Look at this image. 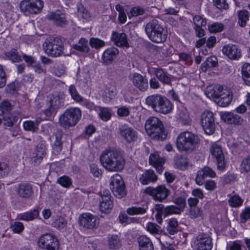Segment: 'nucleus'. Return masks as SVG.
Returning a JSON list of instances; mask_svg holds the SVG:
<instances>
[{
    "instance_id": "1",
    "label": "nucleus",
    "mask_w": 250,
    "mask_h": 250,
    "mask_svg": "<svg viewBox=\"0 0 250 250\" xmlns=\"http://www.w3.org/2000/svg\"><path fill=\"white\" fill-rule=\"evenodd\" d=\"M103 167L109 171H120L125 167V159L122 153L116 150H105L100 156Z\"/></svg>"
},
{
    "instance_id": "2",
    "label": "nucleus",
    "mask_w": 250,
    "mask_h": 250,
    "mask_svg": "<svg viewBox=\"0 0 250 250\" xmlns=\"http://www.w3.org/2000/svg\"><path fill=\"white\" fill-rule=\"evenodd\" d=\"M199 137L190 131L181 132L177 137L176 146L180 152L190 153L194 150L199 143Z\"/></svg>"
},
{
    "instance_id": "3",
    "label": "nucleus",
    "mask_w": 250,
    "mask_h": 250,
    "mask_svg": "<svg viewBox=\"0 0 250 250\" xmlns=\"http://www.w3.org/2000/svg\"><path fill=\"white\" fill-rule=\"evenodd\" d=\"M145 31L148 38L155 43L164 42L167 39V31L159 21L153 19L145 26Z\"/></svg>"
},
{
    "instance_id": "4",
    "label": "nucleus",
    "mask_w": 250,
    "mask_h": 250,
    "mask_svg": "<svg viewBox=\"0 0 250 250\" xmlns=\"http://www.w3.org/2000/svg\"><path fill=\"white\" fill-rule=\"evenodd\" d=\"M145 129L147 134L153 140L163 141L167 137L162 122L158 118L150 117L145 124Z\"/></svg>"
},
{
    "instance_id": "5",
    "label": "nucleus",
    "mask_w": 250,
    "mask_h": 250,
    "mask_svg": "<svg viewBox=\"0 0 250 250\" xmlns=\"http://www.w3.org/2000/svg\"><path fill=\"white\" fill-rule=\"evenodd\" d=\"M146 103L154 111L162 114H168L172 109L170 101L165 96L160 94H153L148 96L146 99Z\"/></svg>"
},
{
    "instance_id": "6",
    "label": "nucleus",
    "mask_w": 250,
    "mask_h": 250,
    "mask_svg": "<svg viewBox=\"0 0 250 250\" xmlns=\"http://www.w3.org/2000/svg\"><path fill=\"white\" fill-rule=\"evenodd\" d=\"M82 117V112L80 108L77 107L70 108L66 110L60 116L59 123L60 125L65 128L75 126L80 121Z\"/></svg>"
},
{
    "instance_id": "7",
    "label": "nucleus",
    "mask_w": 250,
    "mask_h": 250,
    "mask_svg": "<svg viewBox=\"0 0 250 250\" xmlns=\"http://www.w3.org/2000/svg\"><path fill=\"white\" fill-rule=\"evenodd\" d=\"M45 52L53 57L60 56L63 52V43L60 38H50L44 42L43 45Z\"/></svg>"
},
{
    "instance_id": "8",
    "label": "nucleus",
    "mask_w": 250,
    "mask_h": 250,
    "mask_svg": "<svg viewBox=\"0 0 250 250\" xmlns=\"http://www.w3.org/2000/svg\"><path fill=\"white\" fill-rule=\"evenodd\" d=\"M43 7V2L42 0H22L20 4L21 12L26 16L40 13Z\"/></svg>"
},
{
    "instance_id": "9",
    "label": "nucleus",
    "mask_w": 250,
    "mask_h": 250,
    "mask_svg": "<svg viewBox=\"0 0 250 250\" xmlns=\"http://www.w3.org/2000/svg\"><path fill=\"white\" fill-rule=\"evenodd\" d=\"M109 186L110 189L116 197L122 198L125 196L126 192L125 184L119 174H116L111 177Z\"/></svg>"
},
{
    "instance_id": "10",
    "label": "nucleus",
    "mask_w": 250,
    "mask_h": 250,
    "mask_svg": "<svg viewBox=\"0 0 250 250\" xmlns=\"http://www.w3.org/2000/svg\"><path fill=\"white\" fill-rule=\"evenodd\" d=\"M145 192L152 196L154 200L159 202L166 200L170 194L169 189L162 185L156 188L147 187L145 190Z\"/></svg>"
},
{
    "instance_id": "11",
    "label": "nucleus",
    "mask_w": 250,
    "mask_h": 250,
    "mask_svg": "<svg viewBox=\"0 0 250 250\" xmlns=\"http://www.w3.org/2000/svg\"><path fill=\"white\" fill-rule=\"evenodd\" d=\"M118 133L121 138L128 144L135 142L138 138V133L136 130L127 124L119 125Z\"/></svg>"
},
{
    "instance_id": "12",
    "label": "nucleus",
    "mask_w": 250,
    "mask_h": 250,
    "mask_svg": "<svg viewBox=\"0 0 250 250\" xmlns=\"http://www.w3.org/2000/svg\"><path fill=\"white\" fill-rule=\"evenodd\" d=\"M209 150L212 157L215 159L217 169L224 171L226 167V162L221 146L214 143L212 144Z\"/></svg>"
},
{
    "instance_id": "13",
    "label": "nucleus",
    "mask_w": 250,
    "mask_h": 250,
    "mask_svg": "<svg viewBox=\"0 0 250 250\" xmlns=\"http://www.w3.org/2000/svg\"><path fill=\"white\" fill-rule=\"evenodd\" d=\"M201 123L205 132L212 134L215 130V118L212 112L204 111L201 115Z\"/></svg>"
},
{
    "instance_id": "14",
    "label": "nucleus",
    "mask_w": 250,
    "mask_h": 250,
    "mask_svg": "<svg viewBox=\"0 0 250 250\" xmlns=\"http://www.w3.org/2000/svg\"><path fill=\"white\" fill-rule=\"evenodd\" d=\"M194 250H211L213 247L212 239L207 233L198 235L193 242Z\"/></svg>"
},
{
    "instance_id": "15",
    "label": "nucleus",
    "mask_w": 250,
    "mask_h": 250,
    "mask_svg": "<svg viewBox=\"0 0 250 250\" xmlns=\"http://www.w3.org/2000/svg\"><path fill=\"white\" fill-rule=\"evenodd\" d=\"M80 225L87 229H95L99 224V219L89 213H84L79 217Z\"/></svg>"
},
{
    "instance_id": "16",
    "label": "nucleus",
    "mask_w": 250,
    "mask_h": 250,
    "mask_svg": "<svg viewBox=\"0 0 250 250\" xmlns=\"http://www.w3.org/2000/svg\"><path fill=\"white\" fill-rule=\"evenodd\" d=\"M133 85L142 92L146 91L148 88L147 79L138 73H134L129 76Z\"/></svg>"
},
{
    "instance_id": "17",
    "label": "nucleus",
    "mask_w": 250,
    "mask_h": 250,
    "mask_svg": "<svg viewBox=\"0 0 250 250\" xmlns=\"http://www.w3.org/2000/svg\"><path fill=\"white\" fill-rule=\"evenodd\" d=\"M218 96L215 100V102L220 106H227L232 100V92L227 87L223 86V89L220 90Z\"/></svg>"
},
{
    "instance_id": "18",
    "label": "nucleus",
    "mask_w": 250,
    "mask_h": 250,
    "mask_svg": "<svg viewBox=\"0 0 250 250\" xmlns=\"http://www.w3.org/2000/svg\"><path fill=\"white\" fill-rule=\"evenodd\" d=\"M47 18L57 26L64 27L68 23L65 14L60 10L50 12L47 15Z\"/></svg>"
},
{
    "instance_id": "19",
    "label": "nucleus",
    "mask_w": 250,
    "mask_h": 250,
    "mask_svg": "<svg viewBox=\"0 0 250 250\" xmlns=\"http://www.w3.org/2000/svg\"><path fill=\"white\" fill-rule=\"evenodd\" d=\"M46 155V146L44 141H40L37 145L35 152L31 158V163L34 166L39 165Z\"/></svg>"
},
{
    "instance_id": "20",
    "label": "nucleus",
    "mask_w": 250,
    "mask_h": 250,
    "mask_svg": "<svg viewBox=\"0 0 250 250\" xmlns=\"http://www.w3.org/2000/svg\"><path fill=\"white\" fill-rule=\"evenodd\" d=\"M15 191L18 196L22 199H30L33 195V186L28 183H21L16 187Z\"/></svg>"
},
{
    "instance_id": "21",
    "label": "nucleus",
    "mask_w": 250,
    "mask_h": 250,
    "mask_svg": "<svg viewBox=\"0 0 250 250\" xmlns=\"http://www.w3.org/2000/svg\"><path fill=\"white\" fill-rule=\"evenodd\" d=\"M113 207V198L109 191H105L102 195L99 208L100 210L104 213H108Z\"/></svg>"
},
{
    "instance_id": "22",
    "label": "nucleus",
    "mask_w": 250,
    "mask_h": 250,
    "mask_svg": "<svg viewBox=\"0 0 250 250\" xmlns=\"http://www.w3.org/2000/svg\"><path fill=\"white\" fill-rule=\"evenodd\" d=\"M223 54L231 60H238L241 56V51L239 47L233 44L225 45L222 49Z\"/></svg>"
},
{
    "instance_id": "23",
    "label": "nucleus",
    "mask_w": 250,
    "mask_h": 250,
    "mask_svg": "<svg viewBox=\"0 0 250 250\" xmlns=\"http://www.w3.org/2000/svg\"><path fill=\"white\" fill-rule=\"evenodd\" d=\"M216 176L215 171L210 167L205 166L203 168L198 170L195 178L196 183L199 185H203L205 179L207 177L214 178Z\"/></svg>"
},
{
    "instance_id": "24",
    "label": "nucleus",
    "mask_w": 250,
    "mask_h": 250,
    "mask_svg": "<svg viewBox=\"0 0 250 250\" xmlns=\"http://www.w3.org/2000/svg\"><path fill=\"white\" fill-rule=\"evenodd\" d=\"M149 163L156 168L158 173L161 174L163 172L164 169L163 165L165 163V159L163 157H160L157 153L150 154Z\"/></svg>"
},
{
    "instance_id": "25",
    "label": "nucleus",
    "mask_w": 250,
    "mask_h": 250,
    "mask_svg": "<svg viewBox=\"0 0 250 250\" xmlns=\"http://www.w3.org/2000/svg\"><path fill=\"white\" fill-rule=\"evenodd\" d=\"M119 51L115 47H110L106 49L103 53L102 60L106 64H110L116 59Z\"/></svg>"
},
{
    "instance_id": "26",
    "label": "nucleus",
    "mask_w": 250,
    "mask_h": 250,
    "mask_svg": "<svg viewBox=\"0 0 250 250\" xmlns=\"http://www.w3.org/2000/svg\"><path fill=\"white\" fill-rule=\"evenodd\" d=\"M221 117L225 123L229 124L240 125L243 121V119L239 115L232 112H226L222 115Z\"/></svg>"
},
{
    "instance_id": "27",
    "label": "nucleus",
    "mask_w": 250,
    "mask_h": 250,
    "mask_svg": "<svg viewBox=\"0 0 250 250\" xmlns=\"http://www.w3.org/2000/svg\"><path fill=\"white\" fill-rule=\"evenodd\" d=\"M111 40L118 46H125L126 47L129 46L126 35L124 33L113 32L111 36Z\"/></svg>"
},
{
    "instance_id": "28",
    "label": "nucleus",
    "mask_w": 250,
    "mask_h": 250,
    "mask_svg": "<svg viewBox=\"0 0 250 250\" xmlns=\"http://www.w3.org/2000/svg\"><path fill=\"white\" fill-rule=\"evenodd\" d=\"M158 177L152 169L146 170L140 177V181L143 185L155 182Z\"/></svg>"
},
{
    "instance_id": "29",
    "label": "nucleus",
    "mask_w": 250,
    "mask_h": 250,
    "mask_svg": "<svg viewBox=\"0 0 250 250\" xmlns=\"http://www.w3.org/2000/svg\"><path fill=\"white\" fill-rule=\"evenodd\" d=\"M140 250H154L153 244L149 238L141 235L137 239Z\"/></svg>"
},
{
    "instance_id": "30",
    "label": "nucleus",
    "mask_w": 250,
    "mask_h": 250,
    "mask_svg": "<svg viewBox=\"0 0 250 250\" xmlns=\"http://www.w3.org/2000/svg\"><path fill=\"white\" fill-rule=\"evenodd\" d=\"M63 135V132L61 130H59L55 133V140L52 145V148L54 153H60L62 148V137Z\"/></svg>"
},
{
    "instance_id": "31",
    "label": "nucleus",
    "mask_w": 250,
    "mask_h": 250,
    "mask_svg": "<svg viewBox=\"0 0 250 250\" xmlns=\"http://www.w3.org/2000/svg\"><path fill=\"white\" fill-rule=\"evenodd\" d=\"M223 89V86L220 85H209L208 86L205 90L206 96L214 101L218 96L220 90Z\"/></svg>"
},
{
    "instance_id": "32",
    "label": "nucleus",
    "mask_w": 250,
    "mask_h": 250,
    "mask_svg": "<svg viewBox=\"0 0 250 250\" xmlns=\"http://www.w3.org/2000/svg\"><path fill=\"white\" fill-rule=\"evenodd\" d=\"M40 209L35 208L20 214L19 219L21 220L30 221L37 218L39 215Z\"/></svg>"
},
{
    "instance_id": "33",
    "label": "nucleus",
    "mask_w": 250,
    "mask_h": 250,
    "mask_svg": "<svg viewBox=\"0 0 250 250\" xmlns=\"http://www.w3.org/2000/svg\"><path fill=\"white\" fill-rule=\"evenodd\" d=\"M55 236L50 233L42 235L38 239V245L39 248L43 249L47 245L51 244Z\"/></svg>"
},
{
    "instance_id": "34",
    "label": "nucleus",
    "mask_w": 250,
    "mask_h": 250,
    "mask_svg": "<svg viewBox=\"0 0 250 250\" xmlns=\"http://www.w3.org/2000/svg\"><path fill=\"white\" fill-rule=\"evenodd\" d=\"M218 65V60L215 56L208 57L206 62L201 65V69L203 71L206 72L208 68L216 67Z\"/></svg>"
},
{
    "instance_id": "35",
    "label": "nucleus",
    "mask_w": 250,
    "mask_h": 250,
    "mask_svg": "<svg viewBox=\"0 0 250 250\" xmlns=\"http://www.w3.org/2000/svg\"><path fill=\"white\" fill-rule=\"evenodd\" d=\"M88 41L84 38H81L78 44L73 45V48L81 52H88L89 50Z\"/></svg>"
},
{
    "instance_id": "36",
    "label": "nucleus",
    "mask_w": 250,
    "mask_h": 250,
    "mask_svg": "<svg viewBox=\"0 0 250 250\" xmlns=\"http://www.w3.org/2000/svg\"><path fill=\"white\" fill-rule=\"evenodd\" d=\"M121 240L117 235H112L109 237L108 246L110 249H119L121 247Z\"/></svg>"
},
{
    "instance_id": "37",
    "label": "nucleus",
    "mask_w": 250,
    "mask_h": 250,
    "mask_svg": "<svg viewBox=\"0 0 250 250\" xmlns=\"http://www.w3.org/2000/svg\"><path fill=\"white\" fill-rule=\"evenodd\" d=\"M147 206L143 205L142 207H132L127 209L126 212L130 215L143 214L146 212Z\"/></svg>"
},
{
    "instance_id": "38",
    "label": "nucleus",
    "mask_w": 250,
    "mask_h": 250,
    "mask_svg": "<svg viewBox=\"0 0 250 250\" xmlns=\"http://www.w3.org/2000/svg\"><path fill=\"white\" fill-rule=\"evenodd\" d=\"M64 100V95L62 94H59L54 96L52 99H50L49 103L52 106L58 109L61 106L63 105Z\"/></svg>"
},
{
    "instance_id": "39",
    "label": "nucleus",
    "mask_w": 250,
    "mask_h": 250,
    "mask_svg": "<svg viewBox=\"0 0 250 250\" xmlns=\"http://www.w3.org/2000/svg\"><path fill=\"white\" fill-rule=\"evenodd\" d=\"M174 161L175 166L180 169L184 170L188 166V162L187 160L182 155L175 156Z\"/></svg>"
},
{
    "instance_id": "40",
    "label": "nucleus",
    "mask_w": 250,
    "mask_h": 250,
    "mask_svg": "<svg viewBox=\"0 0 250 250\" xmlns=\"http://www.w3.org/2000/svg\"><path fill=\"white\" fill-rule=\"evenodd\" d=\"M241 71L245 83L248 85H250V64L245 63L242 67Z\"/></svg>"
},
{
    "instance_id": "41",
    "label": "nucleus",
    "mask_w": 250,
    "mask_h": 250,
    "mask_svg": "<svg viewBox=\"0 0 250 250\" xmlns=\"http://www.w3.org/2000/svg\"><path fill=\"white\" fill-rule=\"evenodd\" d=\"M178 224L177 219L171 218L168 220L167 229L169 234L174 235L178 232Z\"/></svg>"
},
{
    "instance_id": "42",
    "label": "nucleus",
    "mask_w": 250,
    "mask_h": 250,
    "mask_svg": "<svg viewBox=\"0 0 250 250\" xmlns=\"http://www.w3.org/2000/svg\"><path fill=\"white\" fill-rule=\"evenodd\" d=\"M238 23L241 27L246 26L249 20V12L246 10H240L238 12Z\"/></svg>"
},
{
    "instance_id": "43",
    "label": "nucleus",
    "mask_w": 250,
    "mask_h": 250,
    "mask_svg": "<svg viewBox=\"0 0 250 250\" xmlns=\"http://www.w3.org/2000/svg\"><path fill=\"white\" fill-rule=\"evenodd\" d=\"M208 30L211 33H217L222 32L224 28V25L220 22H213L208 25Z\"/></svg>"
},
{
    "instance_id": "44",
    "label": "nucleus",
    "mask_w": 250,
    "mask_h": 250,
    "mask_svg": "<svg viewBox=\"0 0 250 250\" xmlns=\"http://www.w3.org/2000/svg\"><path fill=\"white\" fill-rule=\"evenodd\" d=\"M17 119V117L12 116L9 113L8 114L4 113L2 117L3 125L6 126L12 127L14 125V123L16 122Z\"/></svg>"
},
{
    "instance_id": "45",
    "label": "nucleus",
    "mask_w": 250,
    "mask_h": 250,
    "mask_svg": "<svg viewBox=\"0 0 250 250\" xmlns=\"http://www.w3.org/2000/svg\"><path fill=\"white\" fill-rule=\"evenodd\" d=\"M4 55L13 62H18L21 60V56L15 49H12L10 51L5 52Z\"/></svg>"
},
{
    "instance_id": "46",
    "label": "nucleus",
    "mask_w": 250,
    "mask_h": 250,
    "mask_svg": "<svg viewBox=\"0 0 250 250\" xmlns=\"http://www.w3.org/2000/svg\"><path fill=\"white\" fill-rule=\"evenodd\" d=\"M182 211L177 206L173 205L166 207L164 210V216L166 217L171 214H179Z\"/></svg>"
},
{
    "instance_id": "47",
    "label": "nucleus",
    "mask_w": 250,
    "mask_h": 250,
    "mask_svg": "<svg viewBox=\"0 0 250 250\" xmlns=\"http://www.w3.org/2000/svg\"><path fill=\"white\" fill-rule=\"evenodd\" d=\"M69 92L72 98L76 102L81 103L83 98L82 97L77 91L74 85H71L69 87Z\"/></svg>"
},
{
    "instance_id": "48",
    "label": "nucleus",
    "mask_w": 250,
    "mask_h": 250,
    "mask_svg": "<svg viewBox=\"0 0 250 250\" xmlns=\"http://www.w3.org/2000/svg\"><path fill=\"white\" fill-rule=\"evenodd\" d=\"M36 123L35 124L34 122L31 121L24 122L23 124L24 129L27 131L36 132L38 129V125L40 123L37 121H36Z\"/></svg>"
},
{
    "instance_id": "49",
    "label": "nucleus",
    "mask_w": 250,
    "mask_h": 250,
    "mask_svg": "<svg viewBox=\"0 0 250 250\" xmlns=\"http://www.w3.org/2000/svg\"><path fill=\"white\" fill-rule=\"evenodd\" d=\"M240 169L241 173H248L250 171V156L244 158L240 165Z\"/></svg>"
},
{
    "instance_id": "50",
    "label": "nucleus",
    "mask_w": 250,
    "mask_h": 250,
    "mask_svg": "<svg viewBox=\"0 0 250 250\" xmlns=\"http://www.w3.org/2000/svg\"><path fill=\"white\" fill-rule=\"evenodd\" d=\"M151 65L152 64H150V65L148 66V72L149 74L154 73L158 80L160 79V78L166 73V72H165L162 68L158 67H153L151 66Z\"/></svg>"
},
{
    "instance_id": "51",
    "label": "nucleus",
    "mask_w": 250,
    "mask_h": 250,
    "mask_svg": "<svg viewBox=\"0 0 250 250\" xmlns=\"http://www.w3.org/2000/svg\"><path fill=\"white\" fill-rule=\"evenodd\" d=\"M10 172L8 165L4 162L0 161V178L7 176Z\"/></svg>"
},
{
    "instance_id": "52",
    "label": "nucleus",
    "mask_w": 250,
    "mask_h": 250,
    "mask_svg": "<svg viewBox=\"0 0 250 250\" xmlns=\"http://www.w3.org/2000/svg\"><path fill=\"white\" fill-rule=\"evenodd\" d=\"M20 84L19 82L15 81L8 84L6 86V90L7 93L14 94L19 89Z\"/></svg>"
},
{
    "instance_id": "53",
    "label": "nucleus",
    "mask_w": 250,
    "mask_h": 250,
    "mask_svg": "<svg viewBox=\"0 0 250 250\" xmlns=\"http://www.w3.org/2000/svg\"><path fill=\"white\" fill-rule=\"evenodd\" d=\"M147 230L152 234H159L162 231L161 228L157 224L149 222L146 226Z\"/></svg>"
},
{
    "instance_id": "54",
    "label": "nucleus",
    "mask_w": 250,
    "mask_h": 250,
    "mask_svg": "<svg viewBox=\"0 0 250 250\" xmlns=\"http://www.w3.org/2000/svg\"><path fill=\"white\" fill-rule=\"evenodd\" d=\"M57 182L62 187L66 188H69L72 184L71 179L67 176H62L59 177L57 180Z\"/></svg>"
},
{
    "instance_id": "55",
    "label": "nucleus",
    "mask_w": 250,
    "mask_h": 250,
    "mask_svg": "<svg viewBox=\"0 0 250 250\" xmlns=\"http://www.w3.org/2000/svg\"><path fill=\"white\" fill-rule=\"evenodd\" d=\"M10 229L15 233H20L24 229L23 224L20 222H14L10 225Z\"/></svg>"
},
{
    "instance_id": "56",
    "label": "nucleus",
    "mask_w": 250,
    "mask_h": 250,
    "mask_svg": "<svg viewBox=\"0 0 250 250\" xmlns=\"http://www.w3.org/2000/svg\"><path fill=\"white\" fill-rule=\"evenodd\" d=\"M98 108L100 109V112L99 113V115L102 120L107 121L110 119L111 114L108 108L101 107L100 106H99Z\"/></svg>"
},
{
    "instance_id": "57",
    "label": "nucleus",
    "mask_w": 250,
    "mask_h": 250,
    "mask_svg": "<svg viewBox=\"0 0 250 250\" xmlns=\"http://www.w3.org/2000/svg\"><path fill=\"white\" fill-rule=\"evenodd\" d=\"M179 118L182 124L184 125L189 124L190 119L188 113L185 110L181 111L179 114Z\"/></svg>"
},
{
    "instance_id": "58",
    "label": "nucleus",
    "mask_w": 250,
    "mask_h": 250,
    "mask_svg": "<svg viewBox=\"0 0 250 250\" xmlns=\"http://www.w3.org/2000/svg\"><path fill=\"white\" fill-rule=\"evenodd\" d=\"M243 203L242 199L238 196H233L229 200V205L232 207H238Z\"/></svg>"
},
{
    "instance_id": "59",
    "label": "nucleus",
    "mask_w": 250,
    "mask_h": 250,
    "mask_svg": "<svg viewBox=\"0 0 250 250\" xmlns=\"http://www.w3.org/2000/svg\"><path fill=\"white\" fill-rule=\"evenodd\" d=\"M78 15L86 20H88L90 18L89 12L83 5L78 7Z\"/></svg>"
},
{
    "instance_id": "60",
    "label": "nucleus",
    "mask_w": 250,
    "mask_h": 250,
    "mask_svg": "<svg viewBox=\"0 0 250 250\" xmlns=\"http://www.w3.org/2000/svg\"><path fill=\"white\" fill-rule=\"evenodd\" d=\"M66 66L63 64H61L55 67L52 73L53 74L58 77L66 74Z\"/></svg>"
},
{
    "instance_id": "61",
    "label": "nucleus",
    "mask_w": 250,
    "mask_h": 250,
    "mask_svg": "<svg viewBox=\"0 0 250 250\" xmlns=\"http://www.w3.org/2000/svg\"><path fill=\"white\" fill-rule=\"evenodd\" d=\"M90 46L96 49L100 48L104 46L105 43L103 41H102L97 38H92L89 42Z\"/></svg>"
},
{
    "instance_id": "62",
    "label": "nucleus",
    "mask_w": 250,
    "mask_h": 250,
    "mask_svg": "<svg viewBox=\"0 0 250 250\" xmlns=\"http://www.w3.org/2000/svg\"><path fill=\"white\" fill-rule=\"evenodd\" d=\"M58 109L49 103L48 107L43 111L44 114L48 119H51L57 113Z\"/></svg>"
},
{
    "instance_id": "63",
    "label": "nucleus",
    "mask_w": 250,
    "mask_h": 250,
    "mask_svg": "<svg viewBox=\"0 0 250 250\" xmlns=\"http://www.w3.org/2000/svg\"><path fill=\"white\" fill-rule=\"evenodd\" d=\"M54 227L59 229H62L65 228L67 226V221L66 219L62 217H59L56 219L54 223Z\"/></svg>"
},
{
    "instance_id": "64",
    "label": "nucleus",
    "mask_w": 250,
    "mask_h": 250,
    "mask_svg": "<svg viewBox=\"0 0 250 250\" xmlns=\"http://www.w3.org/2000/svg\"><path fill=\"white\" fill-rule=\"evenodd\" d=\"M51 244H48L43 250H59V242L56 237L52 240Z\"/></svg>"
}]
</instances>
